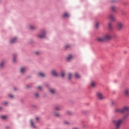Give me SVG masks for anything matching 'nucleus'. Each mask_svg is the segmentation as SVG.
<instances>
[{"label": "nucleus", "instance_id": "1", "mask_svg": "<svg viewBox=\"0 0 129 129\" xmlns=\"http://www.w3.org/2000/svg\"><path fill=\"white\" fill-rule=\"evenodd\" d=\"M113 123H114L115 125V129H119L120 127V124H121V122H122V119H120L118 120H113Z\"/></svg>", "mask_w": 129, "mask_h": 129}, {"label": "nucleus", "instance_id": "2", "mask_svg": "<svg viewBox=\"0 0 129 129\" xmlns=\"http://www.w3.org/2000/svg\"><path fill=\"white\" fill-rule=\"evenodd\" d=\"M103 36L105 41H108V40H110V39H111L112 37V36L111 35V33H106Z\"/></svg>", "mask_w": 129, "mask_h": 129}, {"label": "nucleus", "instance_id": "3", "mask_svg": "<svg viewBox=\"0 0 129 129\" xmlns=\"http://www.w3.org/2000/svg\"><path fill=\"white\" fill-rule=\"evenodd\" d=\"M37 37L39 38V39L45 38V37H46V31L45 30L41 31L40 34L37 35Z\"/></svg>", "mask_w": 129, "mask_h": 129}, {"label": "nucleus", "instance_id": "4", "mask_svg": "<svg viewBox=\"0 0 129 129\" xmlns=\"http://www.w3.org/2000/svg\"><path fill=\"white\" fill-rule=\"evenodd\" d=\"M96 96L98 99H99L100 100H102L103 98H104V97L103 96V95L101 92H98L96 94Z\"/></svg>", "mask_w": 129, "mask_h": 129}, {"label": "nucleus", "instance_id": "5", "mask_svg": "<svg viewBox=\"0 0 129 129\" xmlns=\"http://www.w3.org/2000/svg\"><path fill=\"white\" fill-rule=\"evenodd\" d=\"M108 19L111 22H114L115 21V18L113 14H110L108 16Z\"/></svg>", "mask_w": 129, "mask_h": 129}, {"label": "nucleus", "instance_id": "6", "mask_svg": "<svg viewBox=\"0 0 129 129\" xmlns=\"http://www.w3.org/2000/svg\"><path fill=\"white\" fill-rule=\"evenodd\" d=\"M117 28L119 30H121V29L123 28V23L121 22H118L117 24Z\"/></svg>", "mask_w": 129, "mask_h": 129}, {"label": "nucleus", "instance_id": "7", "mask_svg": "<svg viewBox=\"0 0 129 129\" xmlns=\"http://www.w3.org/2000/svg\"><path fill=\"white\" fill-rule=\"evenodd\" d=\"M122 113L124 112H126L129 111V107L128 106H124L122 108Z\"/></svg>", "mask_w": 129, "mask_h": 129}, {"label": "nucleus", "instance_id": "8", "mask_svg": "<svg viewBox=\"0 0 129 129\" xmlns=\"http://www.w3.org/2000/svg\"><path fill=\"white\" fill-rule=\"evenodd\" d=\"M124 94L125 96L129 97V88H127L124 90Z\"/></svg>", "mask_w": 129, "mask_h": 129}, {"label": "nucleus", "instance_id": "9", "mask_svg": "<svg viewBox=\"0 0 129 129\" xmlns=\"http://www.w3.org/2000/svg\"><path fill=\"white\" fill-rule=\"evenodd\" d=\"M96 40L98 41V42H103V41H105V39H104V36L97 37L96 38Z\"/></svg>", "mask_w": 129, "mask_h": 129}, {"label": "nucleus", "instance_id": "10", "mask_svg": "<svg viewBox=\"0 0 129 129\" xmlns=\"http://www.w3.org/2000/svg\"><path fill=\"white\" fill-rule=\"evenodd\" d=\"M114 112L115 113H122V109L119 108H116L114 110Z\"/></svg>", "mask_w": 129, "mask_h": 129}, {"label": "nucleus", "instance_id": "11", "mask_svg": "<svg viewBox=\"0 0 129 129\" xmlns=\"http://www.w3.org/2000/svg\"><path fill=\"white\" fill-rule=\"evenodd\" d=\"M30 125L31 127H32L33 128H36V125H35L33 120H30Z\"/></svg>", "mask_w": 129, "mask_h": 129}, {"label": "nucleus", "instance_id": "12", "mask_svg": "<svg viewBox=\"0 0 129 129\" xmlns=\"http://www.w3.org/2000/svg\"><path fill=\"white\" fill-rule=\"evenodd\" d=\"M51 73L53 76H58V73H57V71L55 70H52L51 71Z\"/></svg>", "mask_w": 129, "mask_h": 129}, {"label": "nucleus", "instance_id": "13", "mask_svg": "<svg viewBox=\"0 0 129 129\" xmlns=\"http://www.w3.org/2000/svg\"><path fill=\"white\" fill-rule=\"evenodd\" d=\"M61 108H62V106H56L54 107V110L56 111H60L61 110Z\"/></svg>", "mask_w": 129, "mask_h": 129}, {"label": "nucleus", "instance_id": "14", "mask_svg": "<svg viewBox=\"0 0 129 129\" xmlns=\"http://www.w3.org/2000/svg\"><path fill=\"white\" fill-rule=\"evenodd\" d=\"M29 28L30 30H36V29H37V27H36V26H34V25H30L29 26Z\"/></svg>", "mask_w": 129, "mask_h": 129}, {"label": "nucleus", "instance_id": "15", "mask_svg": "<svg viewBox=\"0 0 129 129\" xmlns=\"http://www.w3.org/2000/svg\"><path fill=\"white\" fill-rule=\"evenodd\" d=\"M49 92L52 94H54V93H55L56 92V90H55V89L51 88V89H50Z\"/></svg>", "mask_w": 129, "mask_h": 129}, {"label": "nucleus", "instance_id": "16", "mask_svg": "<svg viewBox=\"0 0 129 129\" xmlns=\"http://www.w3.org/2000/svg\"><path fill=\"white\" fill-rule=\"evenodd\" d=\"M5 61H2L0 62V69H1V68H3V67L5 66Z\"/></svg>", "mask_w": 129, "mask_h": 129}, {"label": "nucleus", "instance_id": "17", "mask_svg": "<svg viewBox=\"0 0 129 129\" xmlns=\"http://www.w3.org/2000/svg\"><path fill=\"white\" fill-rule=\"evenodd\" d=\"M16 42H17V38H14L10 41V43L11 44H13V43H16Z\"/></svg>", "mask_w": 129, "mask_h": 129}, {"label": "nucleus", "instance_id": "18", "mask_svg": "<svg viewBox=\"0 0 129 129\" xmlns=\"http://www.w3.org/2000/svg\"><path fill=\"white\" fill-rule=\"evenodd\" d=\"M20 72L21 73H25L26 72V68H22L20 70Z\"/></svg>", "mask_w": 129, "mask_h": 129}, {"label": "nucleus", "instance_id": "19", "mask_svg": "<svg viewBox=\"0 0 129 129\" xmlns=\"http://www.w3.org/2000/svg\"><path fill=\"white\" fill-rule=\"evenodd\" d=\"M38 75L39 76H41V77H45V74L44 73H43V72L39 73H38Z\"/></svg>", "mask_w": 129, "mask_h": 129}, {"label": "nucleus", "instance_id": "20", "mask_svg": "<svg viewBox=\"0 0 129 129\" xmlns=\"http://www.w3.org/2000/svg\"><path fill=\"white\" fill-rule=\"evenodd\" d=\"M63 18H69V14L67 13H64L63 15Z\"/></svg>", "mask_w": 129, "mask_h": 129}, {"label": "nucleus", "instance_id": "21", "mask_svg": "<svg viewBox=\"0 0 129 129\" xmlns=\"http://www.w3.org/2000/svg\"><path fill=\"white\" fill-rule=\"evenodd\" d=\"M53 115H55V116H60V114H59V113H58L56 111H53Z\"/></svg>", "mask_w": 129, "mask_h": 129}, {"label": "nucleus", "instance_id": "22", "mask_svg": "<svg viewBox=\"0 0 129 129\" xmlns=\"http://www.w3.org/2000/svg\"><path fill=\"white\" fill-rule=\"evenodd\" d=\"M17 61V54L13 55V62H16Z\"/></svg>", "mask_w": 129, "mask_h": 129}, {"label": "nucleus", "instance_id": "23", "mask_svg": "<svg viewBox=\"0 0 129 129\" xmlns=\"http://www.w3.org/2000/svg\"><path fill=\"white\" fill-rule=\"evenodd\" d=\"M111 11H112V12H115L116 10V7H115V6H111Z\"/></svg>", "mask_w": 129, "mask_h": 129}, {"label": "nucleus", "instance_id": "24", "mask_svg": "<svg viewBox=\"0 0 129 129\" xmlns=\"http://www.w3.org/2000/svg\"><path fill=\"white\" fill-rule=\"evenodd\" d=\"M128 116H129V112H127L126 114L123 116V119H125V118H126Z\"/></svg>", "mask_w": 129, "mask_h": 129}, {"label": "nucleus", "instance_id": "25", "mask_svg": "<svg viewBox=\"0 0 129 129\" xmlns=\"http://www.w3.org/2000/svg\"><path fill=\"white\" fill-rule=\"evenodd\" d=\"M75 76L76 78H78V79L80 78V75H79V74H78V73H76L75 74Z\"/></svg>", "mask_w": 129, "mask_h": 129}, {"label": "nucleus", "instance_id": "26", "mask_svg": "<svg viewBox=\"0 0 129 129\" xmlns=\"http://www.w3.org/2000/svg\"><path fill=\"white\" fill-rule=\"evenodd\" d=\"M72 58H73V56L72 55H69L67 57V60H68V61H70V60H71V59H72Z\"/></svg>", "mask_w": 129, "mask_h": 129}, {"label": "nucleus", "instance_id": "27", "mask_svg": "<svg viewBox=\"0 0 129 129\" xmlns=\"http://www.w3.org/2000/svg\"><path fill=\"white\" fill-rule=\"evenodd\" d=\"M68 115H71L73 114V113H72V112L71 111H68L67 112Z\"/></svg>", "mask_w": 129, "mask_h": 129}, {"label": "nucleus", "instance_id": "28", "mask_svg": "<svg viewBox=\"0 0 129 129\" xmlns=\"http://www.w3.org/2000/svg\"><path fill=\"white\" fill-rule=\"evenodd\" d=\"M96 83H94V82H92L91 83V86L92 87H94V86H95V85H96Z\"/></svg>", "mask_w": 129, "mask_h": 129}, {"label": "nucleus", "instance_id": "29", "mask_svg": "<svg viewBox=\"0 0 129 129\" xmlns=\"http://www.w3.org/2000/svg\"><path fill=\"white\" fill-rule=\"evenodd\" d=\"M108 29L109 30H111V29L112 28V27L111 26V23H109L108 25Z\"/></svg>", "mask_w": 129, "mask_h": 129}, {"label": "nucleus", "instance_id": "30", "mask_svg": "<svg viewBox=\"0 0 129 129\" xmlns=\"http://www.w3.org/2000/svg\"><path fill=\"white\" fill-rule=\"evenodd\" d=\"M72 77V75L71 74H69L68 79H71V77Z\"/></svg>", "mask_w": 129, "mask_h": 129}, {"label": "nucleus", "instance_id": "31", "mask_svg": "<svg viewBox=\"0 0 129 129\" xmlns=\"http://www.w3.org/2000/svg\"><path fill=\"white\" fill-rule=\"evenodd\" d=\"M1 117H2V118L3 119H6V118H7V116H6V115H3V116H2Z\"/></svg>", "mask_w": 129, "mask_h": 129}, {"label": "nucleus", "instance_id": "32", "mask_svg": "<svg viewBox=\"0 0 129 129\" xmlns=\"http://www.w3.org/2000/svg\"><path fill=\"white\" fill-rule=\"evenodd\" d=\"M61 77H64V76H65V73H64L63 72H62L61 73Z\"/></svg>", "mask_w": 129, "mask_h": 129}, {"label": "nucleus", "instance_id": "33", "mask_svg": "<svg viewBox=\"0 0 129 129\" xmlns=\"http://www.w3.org/2000/svg\"><path fill=\"white\" fill-rule=\"evenodd\" d=\"M98 26H99V23L97 22L96 24V28H98Z\"/></svg>", "mask_w": 129, "mask_h": 129}, {"label": "nucleus", "instance_id": "34", "mask_svg": "<svg viewBox=\"0 0 129 129\" xmlns=\"http://www.w3.org/2000/svg\"><path fill=\"white\" fill-rule=\"evenodd\" d=\"M35 55H40V52L39 51H36L35 52Z\"/></svg>", "mask_w": 129, "mask_h": 129}, {"label": "nucleus", "instance_id": "35", "mask_svg": "<svg viewBox=\"0 0 129 129\" xmlns=\"http://www.w3.org/2000/svg\"><path fill=\"white\" fill-rule=\"evenodd\" d=\"M64 124H69V122H68V121H65L64 122Z\"/></svg>", "mask_w": 129, "mask_h": 129}, {"label": "nucleus", "instance_id": "36", "mask_svg": "<svg viewBox=\"0 0 129 129\" xmlns=\"http://www.w3.org/2000/svg\"><path fill=\"white\" fill-rule=\"evenodd\" d=\"M9 97H11V98H13V97H14V96L13 95H9Z\"/></svg>", "mask_w": 129, "mask_h": 129}, {"label": "nucleus", "instance_id": "37", "mask_svg": "<svg viewBox=\"0 0 129 129\" xmlns=\"http://www.w3.org/2000/svg\"><path fill=\"white\" fill-rule=\"evenodd\" d=\"M35 96H36V97H39V94H38V93L35 94Z\"/></svg>", "mask_w": 129, "mask_h": 129}, {"label": "nucleus", "instance_id": "38", "mask_svg": "<svg viewBox=\"0 0 129 129\" xmlns=\"http://www.w3.org/2000/svg\"><path fill=\"white\" fill-rule=\"evenodd\" d=\"M4 104H5V105H7L8 104V102H5L4 103Z\"/></svg>", "mask_w": 129, "mask_h": 129}, {"label": "nucleus", "instance_id": "39", "mask_svg": "<svg viewBox=\"0 0 129 129\" xmlns=\"http://www.w3.org/2000/svg\"><path fill=\"white\" fill-rule=\"evenodd\" d=\"M38 89H41V87H40V86H38Z\"/></svg>", "mask_w": 129, "mask_h": 129}, {"label": "nucleus", "instance_id": "40", "mask_svg": "<svg viewBox=\"0 0 129 129\" xmlns=\"http://www.w3.org/2000/svg\"><path fill=\"white\" fill-rule=\"evenodd\" d=\"M36 120H39V118L38 117H36Z\"/></svg>", "mask_w": 129, "mask_h": 129}, {"label": "nucleus", "instance_id": "41", "mask_svg": "<svg viewBox=\"0 0 129 129\" xmlns=\"http://www.w3.org/2000/svg\"><path fill=\"white\" fill-rule=\"evenodd\" d=\"M73 129H79V128H78L77 127H74V128H73Z\"/></svg>", "mask_w": 129, "mask_h": 129}, {"label": "nucleus", "instance_id": "42", "mask_svg": "<svg viewBox=\"0 0 129 129\" xmlns=\"http://www.w3.org/2000/svg\"><path fill=\"white\" fill-rule=\"evenodd\" d=\"M26 88H29V85L26 86Z\"/></svg>", "mask_w": 129, "mask_h": 129}, {"label": "nucleus", "instance_id": "43", "mask_svg": "<svg viewBox=\"0 0 129 129\" xmlns=\"http://www.w3.org/2000/svg\"><path fill=\"white\" fill-rule=\"evenodd\" d=\"M2 109H3V107H0V110H2Z\"/></svg>", "mask_w": 129, "mask_h": 129}, {"label": "nucleus", "instance_id": "44", "mask_svg": "<svg viewBox=\"0 0 129 129\" xmlns=\"http://www.w3.org/2000/svg\"><path fill=\"white\" fill-rule=\"evenodd\" d=\"M14 90H17V88H14Z\"/></svg>", "mask_w": 129, "mask_h": 129}]
</instances>
